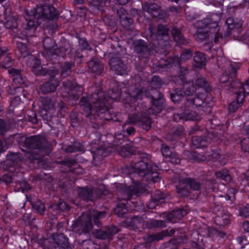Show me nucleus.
<instances>
[{
    "mask_svg": "<svg viewBox=\"0 0 249 249\" xmlns=\"http://www.w3.org/2000/svg\"><path fill=\"white\" fill-rule=\"evenodd\" d=\"M138 190L135 186L122 187L118 191L117 196L120 200H128L133 196H136Z\"/></svg>",
    "mask_w": 249,
    "mask_h": 249,
    "instance_id": "obj_18",
    "label": "nucleus"
},
{
    "mask_svg": "<svg viewBox=\"0 0 249 249\" xmlns=\"http://www.w3.org/2000/svg\"><path fill=\"white\" fill-rule=\"evenodd\" d=\"M119 231L117 226L111 225L105 227L104 229L96 230L94 232V236L99 239L110 240L113 236Z\"/></svg>",
    "mask_w": 249,
    "mask_h": 249,
    "instance_id": "obj_11",
    "label": "nucleus"
},
{
    "mask_svg": "<svg viewBox=\"0 0 249 249\" xmlns=\"http://www.w3.org/2000/svg\"><path fill=\"white\" fill-rule=\"evenodd\" d=\"M70 117L71 119V124L73 127H77L79 123L80 119L78 117V114L76 112H72L71 113Z\"/></svg>",
    "mask_w": 249,
    "mask_h": 249,
    "instance_id": "obj_61",
    "label": "nucleus"
},
{
    "mask_svg": "<svg viewBox=\"0 0 249 249\" xmlns=\"http://www.w3.org/2000/svg\"><path fill=\"white\" fill-rule=\"evenodd\" d=\"M187 186L194 191H199L201 189V183L194 178H184Z\"/></svg>",
    "mask_w": 249,
    "mask_h": 249,
    "instance_id": "obj_43",
    "label": "nucleus"
},
{
    "mask_svg": "<svg viewBox=\"0 0 249 249\" xmlns=\"http://www.w3.org/2000/svg\"><path fill=\"white\" fill-rule=\"evenodd\" d=\"M142 94L143 91L142 89L139 88H135L130 92V96L136 100L141 99Z\"/></svg>",
    "mask_w": 249,
    "mask_h": 249,
    "instance_id": "obj_57",
    "label": "nucleus"
},
{
    "mask_svg": "<svg viewBox=\"0 0 249 249\" xmlns=\"http://www.w3.org/2000/svg\"><path fill=\"white\" fill-rule=\"evenodd\" d=\"M186 214V212L183 209L175 210L168 214L166 218L169 222L175 223L178 220L181 219Z\"/></svg>",
    "mask_w": 249,
    "mask_h": 249,
    "instance_id": "obj_25",
    "label": "nucleus"
},
{
    "mask_svg": "<svg viewBox=\"0 0 249 249\" xmlns=\"http://www.w3.org/2000/svg\"><path fill=\"white\" fill-rule=\"evenodd\" d=\"M39 71L36 74L41 75H46L48 74L50 75V79L46 82L42 84L40 86L41 92L43 94H47L51 92H53L56 90V88L59 85V82L55 77V75L58 73L57 71H53L52 75L50 73V70H45L41 68L39 70Z\"/></svg>",
    "mask_w": 249,
    "mask_h": 249,
    "instance_id": "obj_6",
    "label": "nucleus"
},
{
    "mask_svg": "<svg viewBox=\"0 0 249 249\" xmlns=\"http://www.w3.org/2000/svg\"><path fill=\"white\" fill-rule=\"evenodd\" d=\"M210 142V139L207 136H195L192 139V146L195 148L206 146Z\"/></svg>",
    "mask_w": 249,
    "mask_h": 249,
    "instance_id": "obj_23",
    "label": "nucleus"
},
{
    "mask_svg": "<svg viewBox=\"0 0 249 249\" xmlns=\"http://www.w3.org/2000/svg\"><path fill=\"white\" fill-rule=\"evenodd\" d=\"M145 10L149 13L153 15L154 17H157L160 13V7L156 3H145Z\"/></svg>",
    "mask_w": 249,
    "mask_h": 249,
    "instance_id": "obj_40",
    "label": "nucleus"
},
{
    "mask_svg": "<svg viewBox=\"0 0 249 249\" xmlns=\"http://www.w3.org/2000/svg\"><path fill=\"white\" fill-rule=\"evenodd\" d=\"M88 67L93 73L100 74L103 70V64L97 59H91L88 62Z\"/></svg>",
    "mask_w": 249,
    "mask_h": 249,
    "instance_id": "obj_26",
    "label": "nucleus"
},
{
    "mask_svg": "<svg viewBox=\"0 0 249 249\" xmlns=\"http://www.w3.org/2000/svg\"><path fill=\"white\" fill-rule=\"evenodd\" d=\"M92 95L90 99L88 97H83L81 98L79 105L85 112L86 116L91 120L95 118L96 108L94 104L91 101Z\"/></svg>",
    "mask_w": 249,
    "mask_h": 249,
    "instance_id": "obj_12",
    "label": "nucleus"
},
{
    "mask_svg": "<svg viewBox=\"0 0 249 249\" xmlns=\"http://www.w3.org/2000/svg\"><path fill=\"white\" fill-rule=\"evenodd\" d=\"M5 27L9 29H16L18 27V22L15 17L9 18L4 23Z\"/></svg>",
    "mask_w": 249,
    "mask_h": 249,
    "instance_id": "obj_53",
    "label": "nucleus"
},
{
    "mask_svg": "<svg viewBox=\"0 0 249 249\" xmlns=\"http://www.w3.org/2000/svg\"><path fill=\"white\" fill-rule=\"evenodd\" d=\"M230 216L227 212L224 211L222 213H219L216 215L214 221L216 224L220 226H224L229 223Z\"/></svg>",
    "mask_w": 249,
    "mask_h": 249,
    "instance_id": "obj_29",
    "label": "nucleus"
},
{
    "mask_svg": "<svg viewBox=\"0 0 249 249\" xmlns=\"http://www.w3.org/2000/svg\"><path fill=\"white\" fill-rule=\"evenodd\" d=\"M194 66L201 68L205 65L206 58L205 54L201 52H196L194 56Z\"/></svg>",
    "mask_w": 249,
    "mask_h": 249,
    "instance_id": "obj_36",
    "label": "nucleus"
},
{
    "mask_svg": "<svg viewBox=\"0 0 249 249\" xmlns=\"http://www.w3.org/2000/svg\"><path fill=\"white\" fill-rule=\"evenodd\" d=\"M127 212V209L124 203H120L114 209V213L119 217H123Z\"/></svg>",
    "mask_w": 249,
    "mask_h": 249,
    "instance_id": "obj_52",
    "label": "nucleus"
},
{
    "mask_svg": "<svg viewBox=\"0 0 249 249\" xmlns=\"http://www.w3.org/2000/svg\"><path fill=\"white\" fill-rule=\"evenodd\" d=\"M215 176L226 182H230L231 180V176L227 169H223L215 172Z\"/></svg>",
    "mask_w": 249,
    "mask_h": 249,
    "instance_id": "obj_46",
    "label": "nucleus"
},
{
    "mask_svg": "<svg viewBox=\"0 0 249 249\" xmlns=\"http://www.w3.org/2000/svg\"><path fill=\"white\" fill-rule=\"evenodd\" d=\"M146 225L149 229L163 228L166 227V223L163 220L152 219L147 221Z\"/></svg>",
    "mask_w": 249,
    "mask_h": 249,
    "instance_id": "obj_44",
    "label": "nucleus"
},
{
    "mask_svg": "<svg viewBox=\"0 0 249 249\" xmlns=\"http://www.w3.org/2000/svg\"><path fill=\"white\" fill-rule=\"evenodd\" d=\"M70 49V44L69 43L65 42L64 45L60 46L59 48L55 47V49L53 52V55H55L64 57L65 56L66 53Z\"/></svg>",
    "mask_w": 249,
    "mask_h": 249,
    "instance_id": "obj_38",
    "label": "nucleus"
},
{
    "mask_svg": "<svg viewBox=\"0 0 249 249\" xmlns=\"http://www.w3.org/2000/svg\"><path fill=\"white\" fill-rule=\"evenodd\" d=\"M32 11V10H25L26 15L28 18H26L25 22L22 23V28L24 30L27 31H35L36 29L37 26L40 24V22L38 21L39 18H34L31 15V14Z\"/></svg>",
    "mask_w": 249,
    "mask_h": 249,
    "instance_id": "obj_17",
    "label": "nucleus"
},
{
    "mask_svg": "<svg viewBox=\"0 0 249 249\" xmlns=\"http://www.w3.org/2000/svg\"><path fill=\"white\" fill-rule=\"evenodd\" d=\"M92 227L91 214L88 212L83 213L71 225L72 231L80 234L89 233Z\"/></svg>",
    "mask_w": 249,
    "mask_h": 249,
    "instance_id": "obj_5",
    "label": "nucleus"
},
{
    "mask_svg": "<svg viewBox=\"0 0 249 249\" xmlns=\"http://www.w3.org/2000/svg\"><path fill=\"white\" fill-rule=\"evenodd\" d=\"M131 47L137 53L145 55L148 54L153 49L150 44L147 43L142 39L135 40L132 44Z\"/></svg>",
    "mask_w": 249,
    "mask_h": 249,
    "instance_id": "obj_16",
    "label": "nucleus"
},
{
    "mask_svg": "<svg viewBox=\"0 0 249 249\" xmlns=\"http://www.w3.org/2000/svg\"><path fill=\"white\" fill-rule=\"evenodd\" d=\"M91 214V217H93V220L94 224L98 227L102 225L101 220L104 218L106 214V211H92V213H90Z\"/></svg>",
    "mask_w": 249,
    "mask_h": 249,
    "instance_id": "obj_39",
    "label": "nucleus"
},
{
    "mask_svg": "<svg viewBox=\"0 0 249 249\" xmlns=\"http://www.w3.org/2000/svg\"><path fill=\"white\" fill-rule=\"evenodd\" d=\"M152 121L145 113L141 114V119L139 125L146 131L150 130L151 127Z\"/></svg>",
    "mask_w": 249,
    "mask_h": 249,
    "instance_id": "obj_31",
    "label": "nucleus"
},
{
    "mask_svg": "<svg viewBox=\"0 0 249 249\" xmlns=\"http://www.w3.org/2000/svg\"><path fill=\"white\" fill-rule=\"evenodd\" d=\"M204 103L202 99L195 95L193 97L187 99V102L185 103V106L187 108L197 107L202 106Z\"/></svg>",
    "mask_w": 249,
    "mask_h": 249,
    "instance_id": "obj_30",
    "label": "nucleus"
},
{
    "mask_svg": "<svg viewBox=\"0 0 249 249\" xmlns=\"http://www.w3.org/2000/svg\"><path fill=\"white\" fill-rule=\"evenodd\" d=\"M132 226L134 229H138L143 225V220L140 216H135L131 218L129 221H128Z\"/></svg>",
    "mask_w": 249,
    "mask_h": 249,
    "instance_id": "obj_50",
    "label": "nucleus"
},
{
    "mask_svg": "<svg viewBox=\"0 0 249 249\" xmlns=\"http://www.w3.org/2000/svg\"><path fill=\"white\" fill-rule=\"evenodd\" d=\"M32 207L35 211L41 215H43L45 211V204L40 200L32 203Z\"/></svg>",
    "mask_w": 249,
    "mask_h": 249,
    "instance_id": "obj_48",
    "label": "nucleus"
},
{
    "mask_svg": "<svg viewBox=\"0 0 249 249\" xmlns=\"http://www.w3.org/2000/svg\"><path fill=\"white\" fill-rule=\"evenodd\" d=\"M16 188L18 191L21 190L22 192H24L30 189L31 187L26 181H23L17 183Z\"/></svg>",
    "mask_w": 249,
    "mask_h": 249,
    "instance_id": "obj_56",
    "label": "nucleus"
},
{
    "mask_svg": "<svg viewBox=\"0 0 249 249\" xmlns=\"http://www.w3.org/2000/svg\"><path fill=\"white\" fill-rule=\"evenodd\" d=\"M53 240V242L50 243L48 249H56L57 248L60 249V247L66 249L68 247V239L62 233L54 234Z\"/></svg>",
    "mask_w": 249,
    "mask_h": 249,
    "instance_id": "obj_14",
    "label": "nucleus"
},
{
    "mask_svg": "<svg viewBox=\"0 0 249 249\" xmlns=\"http://www.w3.org/2000/svg\"><path fill=\"white\" fill-rule=\"evenodd\" d=\"M195 86L198 88L203 89L206 92L211 90L210 83L206 79L202 77H197L195 80Z\"/></svg>",
    "mask_w": 249,
    "mask_h": 249,
    "instance_id": "obj_32",
    "label": "nucleus"
},
{
    "mask_svg": "<svg viewBox=\"0 0 249 249\" xmlns=\"http://www.w3.org/2000/svg\"><path fill=\"white\" fill-rule=\"evenodd\" d=\"M194 26L197 30H208L210 32H213L215 35L214 42L216 43L218 41L219 28L217 21H213L211 18H206L196 21L194 23Z\"/></svg>",
    "mask_w": 249,
    "mask_h": 249,
    "instance_id": "obj_8",
    "label": "nucleus"
},
{
    "mask_svg": "<svg viewBox=\"0 0 249 249\" xmlns=\"http://www.w3.org/2000/svg\"><path fill=\"white\" fill-rule=\"evenodd\" d=\"M31 15L34 18L54 19L58 16L55 8L49 5L37 6L31 12Z\"/></svg>",
    "mask_w": 249,
    "mask_h": 249,
    "instance_id": "obj_7",
    "label": "nucleus"
},
{
    "mask_svg": "<svg viewBox=\"0 0 249 249\" xmlns=\"http://www.w3.org/2000/svg\"><path fill=\"white\" fill-rule=\"evenodd\" d=\"M27 63L30 67L35 68L36 65H38L39 64V61L35 56L29 55L27 60Z\"/></svg>",
    "mask_w": 249,
    "mask_h": 249,
    "instance_id": "obj_60",
    "label": "nucleus"
},
{
    "mask_svg": "<svg viewBox=\"0 0 249 249\" xmlns=\"http://www.w3.org/2000/svg\"><path fill=\"white\" fill-rule=\"evenodd\" d=\"M196 90V88L193 83L187 82L184 84L182 91L186 97V102L188 98H191L194 96Z\"/></svg>",
    "mask_w": 249,
    "mask_h": 249,
    "instance_id": "obj_28",
    "label": "nucleus"
},
{
    "mask_svg": "<svg viewBox=\"0 0 249 249\" xmlns=\"http://www.w3.org/2000/svg\"><path fill=\"white\" fill-rule=\"evenodd\" d=\"M233 92L236 94L235 100L229 105L228 108L229 112L231 113L234 112L241 107L245 97L244 93H239L237 92Z\"/></svg>",
    "mask_w": 249,
    "mask_h": 249,
    "instance_id": "obj_24",
    "label": "nucleus"
},
{
    "mask_svg": "<svg viewBox=\"0 0 249 249\" xmlns=\"http://www.w3.org/2000/svg\"><path fill=\"white\" fill-rule=\"evenodd\" d=\"M110 68L117 74L123 75L126 73V66L119 57H112L110 59Z\"/></svg>",
    "mask_w": 249,
    "mask_h": 249,
    "instance_id": "obj_19",
    "label": "nucleus"
},
{
    "mask_svg": "<svg viewBox=\"0 0 249 249\" xmlns=\"http://www.w3.org/2000/svg\"><path fill=\"white\" fill-rule=\"evenodd\" d=\"M158 167H152L144 161H140L128 168L130 173H136L140 177L145 178L146 180L156 182L160 180L159 174L156 172Z\"/></svg>",
    "mask_w": 249,
    "mask_h": 249,
    "instance_id": "obj_2",
    "label": "nucleus"
},
{
    "mask_svg": "<svg viewBox=\"0 0 249 249\" xmlns=\"http://www.w3.org/2000/svg\"><path fill=\"white\" fill-rule=\"evenodd\" d=\"M62 90L67 94L65 96H68L69 98L73 100L78 99V88L75 83L70 81L63 82Z\"/></svg>",
    "mask_w": 249,
    "mask_h": 249,
    "instance_id": "obj_15",
    "label": "nucleus"
},
{
    "mask_svg": "<svg viewBox=\"0 0 249 249\" xmlns=\"http://www.w3.org/2000/svg\"><path fill=\"white\" fill-rule=\"evenodd\" d=\"M165 198L164 195L159 191L156 192L152 197L151 201L149 203L148 207L153 209L155 207V205H158L160 203L162 202V200Z\"/></svg>",
    "mask_w": 249,
    "mask_h": 249,
    "instance_id": "obj_33",
    "label": "nucleus"
},
{
    "mask_svg": "<svg viewBox=\"0 0 249 249\" xmlns=\"http://www.w3.org/2000/svg\"><path fill=\"white\" fill-rule=\"evenodd\" d=\"M122 131L124 133L126 132L128 136L132 135L135 131V128L132 126V124H130L129 122H126L125 124L123 125Z\"/></svg>",
    "mask_w": 249,
    "mask_h": 249,
    "instance_id": "obj_55",
    "label": "nucleus"
},
{
    "mask_svg": "<svg viewBox=\"0 0 249 249\" xmlns=\"http://www.w3.org/2000/svg\"><path fill=\"white\" fill-rule=\"evenodd\" d=\"M43 44L45 49L42 53L47 58H50V56H53V52L56 47L55 42L52 38L47 37L44 39Z\"/></svg>",
    "mask_w": 249,
    "mask_h": 249,
    "instance_id": "obj_20",
    "label": "nucleus"
},
{
    "mask_svg": "<svg viewBox=\"0 0 249 249\" xmlns=\"http://www.w3.org/2000/svg\"><path fill=\"white\" fill-rule=\"evenodd\" d=\"M226 24H227L230 33L231 35L234 33L239 34L241 31L242 26V22L241 20H238L234 19L232 17L229 18L226 20Z\"/></svg>",
    "mask_w": 249,
    "mask_h": 249,
    "instance_id": "obj_21",
    "label": "nucleus"
},
{
    "mask_svg": "<svg viewBox=\"0 0 249 249\" xmlns=\"http://www.w3.org/2000/svg\"><path fill=\"white\" fill-rule=\"evenodd\" d=\"M77 193L79 197L86 201H93L100 194V190L94 187H81L77 189Z\"/></svg>",
    "mask_w": 249,
    "mask_h": 249,
    "instance_id": "obj_10",
    "label": "nucleus"
},
{
    "mask_svg": "<svg viewBox=\"0 0 249 249\" xmlns=\"http://www.w3.org/2000/svg\"><path fill=\"white\" fill-rule=\"evenodd\" d=\"M41 105L43 109L45 110H49L53 109L55 105V101L52 99L51 98L46 97H41L40 98Z\"/></svg>",
    "mask_w": 249,
    "mask_h": 249,
    "instance_id": "obj_35",
    "label": "nucleus"
},
{
    "mask_svg": "<svg viewBox=\"0 0 249 249\" xmlns=\"http://www.w3.org/2000/svg\"><path fill=\"white\" fill-rule=\"evenodd\" d=\"M122 157H127L132 154L131 149L128 146H122L119 151Z\"/></svg>",
    "mask_w": 249,
    "mask_h": 249,
    "instance_id": "obj_62",
    "label": "nucleus"
},
{
    "mask_svg": "<svg viewBox=\"0 0 249 249\" xmlns=\"http://www.w3.org/2000/svg\"><path fill=\"white\" fill-rule=\"evenodd\" d=\"M145 94L147 97L152 99L153 105L149 109V112L153 114L160 113L163 108L164 100L162 95L157 90H151V92L149 89L145 90Z\"/></svg>",
    "mask_w": 249,
    "mask_h": 249,
    "instance_id": "obj_9",
    "label": "nucleus"
},
{
    "mask_svg": "<svg viewBox=\"0 0 249 249\" xmlns=\"http://www.w3.org/2000/svg\"><path fill=\"white\" fill-rule=\"evenodd\" d=\"M104 94L105 93H104ZM105 96L106 99L107 100V101L105 100L106 104H107L109 98L113 100H117L120 99L121 97V92L117 88H113L108 91V96H106V94H105Z\"/></svg>",
    "mask_w": 249,
    "mask_h": 249,
    "instance_id": "obj_42",
    "label": "nucleus"
},
{
    "mask_svg": "<svg viewBox=\"0 0 249 249\" xmlns=\"http://www.w3.org/2000/svg\"><path fill=\"white\" fill-rule=\"evenodd\" d=\"M184 96L183 91L179 88L176 89L174 91V93H171L170 94L171 99L174 103L179 102Z\"/></svg>",
    "mask_w": 249,
    "mask_h": 249,
    "instance_id": "obj_49",
    "label": "nucleus"
},
{
    "mask_svg": "<svg viewBox=\"0 0 249 249\" xmlns=\"http://www.w3.org/2000/svg\"><path fill=\"white\" fill-rule=\"evenodd\" d=\"M185 117V120H197L199 118L198 115L194 111H185L184 112Z\"/></svg>",
    "mask_w": 249,
    "mask_h": 249,
    "instance_id": "obj_59",
    "label": "nucleus"
},
{
    "mask_svg": "<svg viewBox=\"0 0 249 249\" xmlns=\"http://www.w3.org/2000/svg\"><path fill=\"white\" fill-rule=\"evenodd\" d=\"M10 125L3 119H0V135L4 136L10 129Z\"/></svg>",
    "mask_w": 249,
    "mask_h": 249,
    "instance_id": "obj_54",
    "label": "nucleus"
},
{
    "mask_svg": "<svg viewBox=\"0 0 249 249\" xmlns=\"http://www.w3.org/2000/svg\"><path fill=\"white\" fill-rule=\"evenodd\" d=\"M211 34H213V32H210L208 30H197L194 35L195 39L198 42H202L207 39Z\"/></svg>",
    "mask_w": 249,
    "mask_h": 249,
    "instance_id": "obj_34",
    "label": "nucleus"
},
{
    "mask_svg": "<svg viewBox=\"0 0 249 249\" xmlns=\"http://www.w3.org/2000/svg\"><path fill=\"white\" fill-rule=\"evenodd\" d=\"M104 92L101 89H97L92 94L91 101L96 108L95 118L96 116L100 119L105 120H112V118L108 111L107 105L106 104Z\"/></svg>",
    "mask_w": 249,
    "mask_h": 249,
    "instance_id": "obj_3",
    "label": "nucleus"
},
{
    "mask_svg": "<svg viewBox=\"0 0 249 249\" xmlns=\"http://www.w3.org/2000/svg\"><path fill=\"white\" fill-rule=\"evenodd\" d=\"M17 47L19 51L20 54L23 57L28 56L30 54V50L27 45L22 42H17L16 43Z\"/></svg>",
    "mask_w": 249,
    "mask_h": 249,
    "instance_id": "obj_51",
    "label": "nucleus"
},
{
    "mask_svg": "<svg viewBox=\"0 0 249 249\" xmlns=\"http://www.w3.org/2000/svg\"><path fill=\"white\" fill-rule=\"evenodd\" d=\"M239 215L245 218L249 217V204L239 209Z\"/></svg>",
    "mask_w": 249,
    "mask_h": 249,
    "instance_id": "obj_64",
    "label": "nucleus"
},
{
    "mask_svg": "<svg viewBox=\"0 0 249 249\" xmlns=\"http://www.w3.org/2000/svg\"><path fill=\"white\" fill-rule=\"evenodd\" d=\"M183 134V129L182 128H173L171 130V133L168 134L166 136V139L169 141H172L181 136Z\"/></svg>",
    "mask_w": 249,
    "mask_h": 249,
    "instance_id": "obj_41",
    "label": "nucleus"
},
{
    "mask_svg": "<svg viewBox=\"0 0 249 249\" xmlns=\"http://www.w3.org/2000/svg\"><path fill=\"white\" fill-rule=\"evenodd\" d=\"M230 86L231 88L234 90V92L244 93L245 96L249 94V78L246 81L245 84L237 80V81H232Z\"/></svg>",
    "mask_w": 249,
    "mask_h": 249,
    "instance_id": "obj_22",
    "label": "nucleus"
},
{
    "mask_svg": "<svg viewBox=\"0 0 249 249\" xmlns=\"http://www.w3.org/2000/svg\"><path fill=\"white\" fill-rule=\"evenodd\" d=\"M161 151L163 156L167 158L171 156L173 153L170 150L169 147L165 144H161Z\"/></svg>",
    "mask_w": 249,
    "mask_h": 249,
    "instance_id": "obj_63",
    "label": "nucleus"
},
{
    "mask_svg": "<svg viewBox=\"0 0 249 249\" xmlns=\"http://www.w3.org/2000/svg\"><path fill=\"white\" fill-rule=\"evenodd\" d=\"M24 144L30 149L37 150L33 152V154H35V155L33 156L32 158L26 155L31 160L38 159L47 155L49 152L48 142L46 139L42 136H33L27 137L25 139ZM27 154L28 155L29 153Z\"/></svg>",
    "mask_w": 249,
    "mask_h": 249,
    "instance_id": "obj_1",
    "label": "nucleus"
},
{
    "mask_svg": "<svg viewBox=\"0 0 249 249\" xmlns=\"http://www.w3.org/2000/svg\"><path fill=\"white\" fill-rule=\"evenodd\" d=\"M187 185L183 178L179 180L178 184L176 186L177 192L181 197H186L189 194V191Z\"/></svg>",
    "mask_w": 249,
    "mask_h": 249,
    "instance_id": "obj_27",
    "label": "nucleus"
},
{
    "mask_svg": "<svg viewBox=\"0 0 249 249\" xmlns=\"http://www.w3.org/2000/svg\"><path fill=\"white\" fill-rule=\"evenodd\" d=\"M226 64L229 66V71L231 70L232 71L229 73L230 76L228 73H223L219 77V82L221 83H227L228 86L227 89L234 92V90L231 88L230 84L232 81H237L236 80H233V78L236 76L237 70L235 68L233 67L230 62H227Z\"/></svg>",
    "mask_w": 249,
    "mask_h": 249,
    "instance_id": "obj_13",
    "label": "nucleus"
},
{
    "mask_svg": "<svg viewBox=\"0 0 249 249\" xmlns=\"http://www.w3.org/2000/svg\"><path fill=\"white\" fill-rule=\"evenodd\" d=\"M74 63L71 62H65L61 67V75L63 78L69 76L71 72V68L74 67Z\"/></svg>",
    "mask_w": 249,
    "mask_h": 249,
    "instance_id": "obj_37",
    "label": "nucleus"
},
{
    "mask_svg": "<svg viewBox=\"0 0 249 249\" xmlns=\"http://www.w3.org/2000/svg\"><path fill=\"white\" fill-rule=\"evenodd\" d=\"M120 22L124 28H128L133 24V21L132 18L127 16V14L124 18L120 19Z\"/></svg>",
    "mask_w": 249,
    "mask_h": 249,
    "instance_id": "obj_58",
    "label": "nucleus"
},
{
    "mask_svg": "<svg viewBox=\"0 0 249 249\" xmlns=\"http://www.w3.org/2000/svg\"><path fill=\"white\" fill-rule=\"evenodd\" d=\"M150 36L153 40L158 41V44L161 49H168L170 47V40L169 36V29L166 25L159 24L156 31L152 24L148 27Z\"/></svg>",
    "mask_w": 249,
    "mask_h": 249,
    "instance_id": "obj_4",
    "label": "nucleus"
},
{
    "mask_svg": "<svg viewBox=\"0 0 249 249\" xmlns=\"http://www.w3.org/2000/svg\"><path fill=\"white\" fill-rule=\"evenodd\" d=\"M164 237L163 232H159L156 234H147L143 237L144 240L147 243H152L161 240Z\"/></svg>",
    "mask_w": 249,
    "mask_h": 249,
    "instance_id": "obj_45",
    "label": "nucleus"
},
{
    "mask_svg": "<svg viewBox=\"0 0 249 249\" xmlns=\"http://www.w3.org/2000/svg\"><path fill=\"white\" fill-rule=\"evenodd\" d=\"M163 85V82L159 76L155 75L152 77L149 81V86L150 88L157 89L160 88Z\"/></svg>",
    "mask_w": 249,
    "mask_h": 249,
    "instance_id": "obj_47",
    "label": "nucleus"
}]
</instances>
